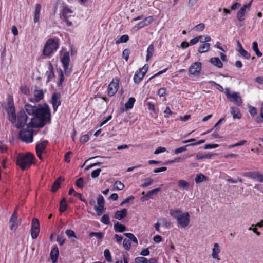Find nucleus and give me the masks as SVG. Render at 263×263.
<instances>
[{"mask_svg":"<svg viewBox=\"0 0 263 263\" xmlns=\"http://www.w3.org/2000/svg\"><path fill=\"white\" fill-rule=\"evenodd\" d=\"M61 61L62 63L65 74L69 76L71 72V69L69 68L70 58L69 52H66L63 54L61 59Z\"/></svg>","mask_w":263,"mask_h":263,"instance_id":"9","label":"nucleus"},{"mask_svg":"<svg viewBox=\"0 0 263 263\" xmlns=\"http://www.w3.org/2000/svg\"><path fill=\"white\" fill-rule=\"evenodd\" d=\"M258 172H246L242 174V176L246 177L256 179L257 173Z\"/></svg>","mask_w":263,"mask_h":263,"instance_id":"33","label":"nucleus"},{"mask_svg":"<svg viewBox=\"0 0 263 263\" xmlns=\"http://www.w3.org/2000/svg\"><path fill=\"white\" fill-rule=\"evenodd\" d=\"M41 8V5L40 4H36L35 6L33 18L35 23L39 22Z\"/></svg>","mask_w":263,"mask_h":263,"instance_id":"21","label":"nucleus"},{"mask_svg":"<svg viewBox=\"0 0 263 263\" xmlns=\"http://www.w3.org/2000/svg\"><path fill=\"white\" fill-rule=\"evenodd\" d=\"M48 143V141L44 140L37 143L36 145V154L40 160L43 159L42 154L45 151Z\"/></svg>","mask_w":263,"mask_h":263,"instance_id":"13","label":"nucleus"},{"mask_svg":"<svg viewBox=\"0 0 263 263\" xmlns=\"http://www.w3.org/2000/svg\"><path fill=\"white\" fill-rule=\"evenodd\" d=\"M114 187L118 190H122L124 187V185L121 181H117L114 184Z\"/></svg>","mask_w":263,"mask_h":263,"instance_id":"49","label":"nucleus"},{"mask_svg":"<svg viewBox=\"0 0 263 263\" xmlns=\"http://www.w3.org/2000/svg\"><path fill=\"white\" fill-rule=\"evenodd\" d=\"M97 204L99 206L104 208L105 204V200L103 197L101 195L98 196L97 199Z\"/></svg>","mask_w":263,"mask_h":263,"instance_id":"43","label":"nucleus"},{"mask_svg":"<svg viewBox=\"0 0 263 263\" xmlns=\"http://www.w3.org/2000/svg\"><path fill=\"white\" fill-rule=\"evenodd\" d=\"M252 49L255 52L256 55L258 57H261L262 55V53L259 51L258 48V44L256 42H254L252 44Z\"/></svg>","mask_w":263,"mask_h":263,"instance_id":"35","label":"nucleus"},{"mask_svg":"<svg viewBox=\"0 0 263 263\" xmlns=\"http://www.w3.org/2000/svg\"><path fill=\"white\" fill-rule=\"evenodd\" d=\"M194 28L197 31H201L205 28V25L203 23H200L196 25Z\"/></svg>","mask_w":263,"mask_h":263,"instance_id":"57","label":"nucleus"},{"mask_svg":"<svg viewBox=\"0 0 263 263\" xmlns=\"http://www.w3.org/2000/svg\"><path fill=\"white\" fill-rule=\"evenodd\" d=\"M76 185L79 188H82L84 185V180L82 178H79L76 182Z\"/></svg>","mask_w":263,"mask_h":263,"instance_id":"58","label":"nucleus"},{"mask_svg":"<svg viewBox=\"0 0 263 263\" xmlns=\"http://www.w3.org/2000/svg\"><path fill=\"white\" fill-rule=\"evenodd\" d=\"M48 107V106L43 107H37L36 106H32L29 104H27L25 106L26 111L29 114L31 115H36L37 114V112L39 110L43 108H47Z\"/></svg>","mask_w":263,"mask_h":263,"instance_id":"16","label":"nucleus"},{"mask_svg":"<svg viewBox=\"0 0 263 263\" xmlns=\"http://www.w3.org/2000/svg\"><path fill=\"white\" fill-rule=\"evenodd\" d=\"M189 146V145H185V146H183L177 148L176 149H175L174 153L175 154H180V153H182L183 152H185V151H186V147L187 146Z\"/></svg>","mask_w":263,"mask_h":263,"instance_id":"51","label":"nucleus"},{"mask_svg":"<svg viewBox=\"0 0 263 263\" xmlns=\"http://www.w3.org/2000/svg\"><path fill=\"white\" fill-rule=\"evenodd\" d=\"M124 235L128 237L129 239H130L133 242L135 243L136 245L138 244V240L136 238V237L133 235V234L131 233H124Z\"/></svg>","mask_w":263,"mask_h":263,"instance_id":"44","label":"nucleus"},{"mask_svg":"<svg viewBox=\"0 0 263 263\" xmlns=\"http://www.w3.org/2000/svg\"><path fill=\"white\" fill-rule=\"evenodd\" d=\"M153 21H154V18H153V16H149L146 17L144 20V21H141L140 23H138L135 26V28H136L137 29H139L143 28L145 26H146L151 24Z\"/></svg>","mask_w":263,"mask_h":263,"instance_id":"18","label":"nucleus"},{"mask_svg":"<svg viewBox=\"0 0 263 263\" xmlns=\"http://www.w3.org/2000/svg\"><path fill=\"white\" fill-rule=\"evenodd\" d=\"M135 99L133 97L130 98L128 101L125 104V107L126 109H132L135 102Z\"/></svg>","mask_w":263,"mask_h":263,"instance_id":"34","label":"nucleus"},{"mask_svg":"<svg viewBox=\"0 0 263 263\" xmlns=\"http://www.w3.org/2000/svg\"><path fill=\"white\" fill-rule=\"evenodd\" d=\"M170 215L177 220L178 223L182 227L185 228L190 223V215L188 212H183L179 209H172L170 210Z\"/></svg>","mask_w":263,"mask_h":263,"instance_id":"3","label":"nucleus"},{"mask_svg":"<svg viewBox=\"0 0 263 263\" xmlns=\"http://www.w3.org/2000/svg\"><path fill=\"white\" fill-rule=\"evenodd\" d=\"M46 76L47 77L48 81H49L54 77L53 67L50 63H49L48 64V70L46 72Z\"/></svg>","mask_w":263,"mask_h":263,"instance_id":"24","label":"nucleus"},{"mask_svg":"<svg viewBox=\"0 0 263 263\" xmlns=\"http://www.w3.org/2000/svg\"><path fill=\"white\" fill-rule=\"evenodd\" d=\"M129 40L127 35H122L118 40L116 41V44H119L121 43H126Z\"/></svg>","mask_w":263,"mask_h":263,"instance_id":"38","label":"nucleus"},{"mask_svg":"<svg viewBox=\"0 0 263 263\" xmlns=\"http://www.w3.org/2000/svg\"><path fill=\"white\" fill-rule=\"evenodd\" d=\"M206 180L205 176L203 174H199L195 178V181L196 183H199Z\"/></svg>","mask_w":263,"mask_h":263,"instance_id":"40","label":"nucleus"},{"mask_svg":"<svg viewBox=\"0 0 263 263\" xmlns=\"http://www.w3.org/2000/svg\"><path fill=\"white\" fill-rule=\"evenodd\" d=\"M59 40L58 39H48L44 45L43 54L48 57L55 52L59 47Z\"/></svg>","mask_w":263,"mask_h":263,"instance_id":"5","label":"nucleus"},{"mask_svg":"<svg viewBox=\"0 0 263 263\" xmlns=\"http://www.w3.org/2000/svg\"><path fill=\"white\" fill-rule=\"evenodd\" d=\"M114 230L117 232H123L126 230V227L124 225L117 222L114 226Z\"/></svg>","mask_w":263,"mask_h":263,"instance_id":"31","label":"nucleus"},{"mask_svg":"<svg viewBox=\"0 0 263 263\" xmlns=\"http://www.w3.org/2000/svg\"><path fill=\"white\" fill-rule=\"evenodd\" d=\"M94 209L97 212V215L99 216L101 215L103 213L104 208L95 206Z\"/></svg>","mask_w":263,"mask_h":263,"instance_id":"60","label":"nucleus"},{"mask_svg":"<svg viewBox=\"0 0 263 263\" xmlns=\"http://www.w3.org/2000/svg\"><path fill=\"white\" fill-rule=\"evenodd\" d=\"M59 253V251L57 247H54L51 250L50 252V257L53 263L57 261Z\"/></svg>","mask_w":263,"mask_h":263,"instance_id":"26","label":"nucleus"},{"mask_svg":"<svg viewBox=\"0 0 263 263\" xmlns=\"http://www.w3.org/2000/svg\"><path fill=\"white\" fill-rule=\"evenodd\" d=\"M65 234L69 238L74 237L76 238V235L73 230H67L65 231Z\"/></svg>","mask_w":263,"mask_h":263,"instance_id":"59","label":"nucleus"},{"mask_svg":"<svg viewBox=\"0 0 263 263\" xmlns=\"http://www.w3.org/2000/svg\"><path fill=\"white\" fill-rule=\"evenodd\" d=\"M166 89L165 88H161L158 91V94L160 97H164L166 95Z\"/></svg>","mask_w":263,"mask_h":263,"instance_id":"62","label":"nucleus"},{"mask_svg":"<svg viewBox=\"0 0 263 263\" xmlns=\"http://www.w3.org/2000/svg\"><path fill=\"white\" fill-rule=\"evenodd\" d=\"M104 234L102 232H91L89 234V236L93 237L96 236L98 238L101 239L103 237Z\"/></svg>","mask_w":263,"mask_h":263,"instance_id":"50","label":"nucleus"},{"mask_svg":"<svg viewBox=\"0 0 263 263\" xmlns=\"http://www.w3.org/2000/svg\"><path fill=\"white\" fill-rule=\"evenodd\" d=\"M119 80L118 79H113L108 87V95L112 97L115 95L118 90Z\"/></svg>","mask_w":263,"mask_h":263,"instance_id":"10","label":"nucleus"},{"mask_svg":"<svg viewBox=\"0 0 263 263\" xmlns=\"http://www.w3.org/2000/svg\"><path fill=\"white\" fill-rule=\"evenodd\" d=\"M146 52V61H148L153 57L154 52V47L153 44H151L148 46Z\"/></svg>","mask_w":263,"mask_h":263,"instance_id":"29","label":"nucleus"},{"mask_svg":"<svg viewBox=\"0 0 263 263\" xmlns=\"http://www.w3.org/2000/svg\"><path fill=\"white\" fill-rule=\"evenodd\" d=\"M210 62L214 66L218 68H222L223 64L218 58L214 57L210 59Z\"/></svg>","mask_w":263,"mask_h":263,"instance_id":"30","label":"nucleus"},{"mask_svg":"<svg viewBox=\"0 0 263 263\" xmlns=\"http://www.w3.org/2000/svg\"><path fill=\"white\" fill-rule=\"evenodd\" d=\"M252 0L248 4H246L240 8L237 14V17L240 21L244 20L245 16L247 11L250 10Z\"/></svg>","mask_w":263,"mask_h":263,"instance_id":"12","label":"nucleus"},{"mask_svg":"<svg viewBox=\"0 0 263 263\" xmlns=\"http://www.w3.org/2000/svg\"><path fill=\"white\" fill-rule=\"evenodd\" d=\"M249 112L252 116L254 117L257 114V109L255 107L250 106H249Z\"/></svg>","mask_w":263,"mask_h":263,"instance_id":"55","label":"nucleus"},{"mask_svg":"<svg viewBox=\"0 0 263 263\" xmlns=\"http://www.w3.org/2000/svg\"><path fill=\"white\" fill-rule=\"evenodd\" d=\"M218 144H206L204 146V149H212V148H215L218 147Z\"/></svg>","mask_w":263,"mask_h":263,"instance_id":"61","label":"nucleus"},{"mask_svg":"<svg viewBox=\"0 0 263 263\" xmlns=\"http://www.w3.org/2000/svg\"><path fill=\"white\" fill-rule=\"evenodd\" d=\"M212 257L214 259H216L218 260H220L219 254L220 252L219 244L218 243H215L214 244V247L212 249Z\"/></svg>","mask_w":263,"mask_h":263,"instance_id":"20","label":"nucleus"},{"mask_svg":"<svg viewBox=\"0 0 263 263\" xmlns=\"http://www.w3.org/2000/svg\"><path fill=\"white\" fill-rule=\"evenodd\" d=\"M40 232L39 222L37 219L34 218L32 221V226L31 230V237L32 239H36Z\"/></svg>","mask_w":263,"mask_h":263,"instance_id":"11","label":"nucleus"},{"mask_svg":"<svg viewBox=\"0 0 263 263\" xmlns=\"http://www.w3.org/2000/svg\"><path fill=\"white\" fill-rule=\"evenodd\" d=\"M101 221L102 223H103L106 225L109 224H110V218H109V215L107 214L103 215L101 219Z\"/></svg>","mask_w":263,"mask_h":263,"instance_id":"39","label":"nucleus"},{"mask_svg":"<svg viewBox=\"0 0 263 263\" xmlns=\"http://www.w3.org/2000/svg\"><path fill=\"white\" fill-rule=\"evenodd\" d=\"M104 255L105 259L109 262L112 261V257L110 252L108 249H105L104 251Z\"/></svg>","mask_w":263,"mask_h":263,"instance_id":"41","label":"nucleus"},{"mask_svg":"<svg viewBox=\"0 0 263 263\" xmlns=\"http://www.w3.org/2000/svg\"><path fill=\"white\" fill-rule=\"evenodd\" d=\"M50 112L49 107L39 110L37 114L31 118V121L27 124L28 128L33 127H42L50 121Z\"/></svg>","mask_w":263,"mask_h":263,"instance_id":"2","label":"nucleus"},{"mask_svg":"<svg viewBox=\"0 0 263 263\" xmlns=\"http://www.w3.org/2000/svg\"><path fill=\"white\" fill-rule=\"evenodd\" d=\"M7 100L8 104L6 107V110L9 120L17 128L23 127L26 125L28 119L26 112L24 110H21L16 115L12 97L11 96H9Z\"/></svg>","mask_w":263,"mask_h":263,"instance_id":"1","label":"nucleus"},{"mask_svg":"<svg viewBox=\"0 0 263 263\" xmlns=\"http://www.w3.org/2000/svg\"><path fill=\"white\" fill-rule=\"evenodd\" d=\"M238 52L241 54L242 57L246 59H249L250 58L251 55L250 54L244 49H241V50H238Z\"/></svg>","mask_w":263,"mask_h":263,"instance_id":"42","label":"nucleus"},{"mask_svg":"<svg viewBox=\"0 0 263 263\" xmlns=\"http://www.w3.org/2000/svg\"><path fill=\"white\" fill-rule=\"evenodd\" d=\"M225 94L227 98L233 102L238 106H241L242 100L240 96L239 93L238 92H231L229 88H226Z\"/></svg>","mask_w":263,"mask_h":263,"instance_id":"6","label":"nucleus"},{"mask_svg":"<svg viewBox=\"0 0 263 263\" xmlns=\"http://www.w3.org/2000/svg\"><path fill=\"white\" fill-rule=\"evenodd\" d=\"M166 151V148L163 147H158L154 152L155 154H158L161 153L165 152Z\"/></svg>","mask_w":263,"mask_h":263,"instance_id":"64","label":"nucleus"},{"mask_svg":"<svg viewBox=\"0 0 263 263\" xmlns=\"http://www.w3.org/2000/svg\"><path fill=\"white\" fill-rule=\"evenodd\" d=\"M209 83L211 84L212 85L215 86L216 89L219 90L220 91L222 92L223 91V87L220 84H217L216 83L213 81H210Z\"/></svg>","mask_w":263,"mask_h":263,"instance_id":"56","label":"nucleus"},{"mask_svg":"<svg viewBox=\"0 0 263 263\" xmlns=\"http://www.w3.org/2000/svg\"><path fill=\"white\" fill-rule=\"evenodd\" d=\"M145 74L143 73V71L139 70L136 71L134 76V81L136 84H139L143 79Z\"/></svg>","mask_w":263,"mask_h":263,"instance_id":"25","label":"nucleus"},{"mask_svg":"<svg viewBox=\"0 0 263 263\" xmlns=\"http://www.w3.org/2000/svg\"><path fill=\"white\" fill-rule=\"evenodd\" d=\"M34 155L28 153L26 154H19L16 158V164L22 170L28 168L33 163Z\"/></svg>","mask_w":263,"mask_h":263,"instance_id":"4","label":"nucleus"},{"mask_svg":"<svg viewBox=\"0 0 263 263\" xmlns=\"http://www.w3.org/2000/svg\"><path fill=\"white\" fill-rule=\"evenodd\" d=\"M230 112L233 119H239L241 118V114L239 108L234 106L230 107Z\"/></svg>","mask_w":263,"mask_h":263,"instance_id":"23","label":"nucleus"},{"mask_svg":"<svg viewBox=\"0 0 263 263\" xmlns=\"http://www.w3.org/2000/svg\"><path fill=\"white\" fill-rule=\"evenodd\" d=\"M34 98H29V100L32 102H37L44 97V93L42 89H35L33 92Z\"/></svg>","mask_w":263,"mask_h":263,"instance_id":"17","label":"nucleus"},{"mask_svg":"<svg viewBox=\"0 0 263 263\" xmlns=\"http://www.w3.org/2000/svg\"><path fill=\"white\" fill-rule=\"evenodd\" d=\"M57 240L60 246H62L65 243L63 232H62L60 235H58Z\"/></svg>","mask_w":263,"mask_h":263,"instance_id":"47","label":"nucleus"},{"mask_svg":"<svg viewBox=\"0 0 263 263\" xmlns=\"http://www.w3.org/2000/svg\"><path fill=\"white\" fill-rule=\"evenodd\" d=\"M73 11L72 10L71 7L69 6L65 5L63 7L61 12V18H63L66 22L67 26L70 27L72 26V22L69 20V17L72 16Z\"/></svg>","mask_w":263,"mask_h":263,"instance_id":"7","label":"nucleus"},{"mask_svg":"<svg viewBox=\"0 0 263 263\" xmlns=\"http://www.w3.org/2000/svg\"><path fill=\"white\" fill-rule=\"evenodd\" d=\"M59 81L57 83L58 86L60 87L62 86V82L64 81V74L63 73V71L61 69H60L59 70Z\"/></svg>","mask_w":263,"mask_h":263,"instance_id":"48","label":"nucleus"},{"mask_svg":"<svg viewBox=\"0 0 263 263\" xmlns=\"http://www.w3.org/2000/svg\"><path fill=\"white\" fill-rule=\"evenodd\" d=\"M130 53V52L129 49H125L123 50L122 53V56L126 61H128Z\"/></svg>","mask_w":263,"mask_h":263,"instance_id":"52","label":"nucleus"},{"mask_svg":"<svg viewBox=\"0 0 263 263\" xmlns=\"http://www.w3.org/2000/svg\"><path fill=\"white\" fill-rule=\"evenodd\" d=\"M89 140V136L88 135L85 134L82 136L80 138V142L82 143H86Z\"/></svg>","mask_w":263,"mask_h":263,"instance_id":"63","label":"nucleus"},{"mask_svg":"<svg viewBox=\"0 0 263 263\" xmlns=\"http://www.w3.org/2000/svg\"><path fill=\"white\" fill-rule=\"evenodd\" d=\"M61 95L59 93H54L52 95L51 103L52 104L53 111H57L58 107L61 104Z\"/></svg>","mask_w":263,"mask_h":263,"instance_id":"14","label":"nucleus"},{"mask_svg":"<svg viewBox=\"0 0 263 263\" xmlns=\"http://www.w3.org/2000/svg\"><path fill=\"white\" fill-rule=\"evenodd\" d=\"M201 69V63L199 62H196L193 63L189 69V72L190 74L195 75L200 73Z\"/></svg>","mask_w":263,"mask_h":263,"instance_id":"15","label":"nucleus"},{"mask_svg":"<svg viewBox=\"0 0 263 263\" xmlns=\"http://www.w3.org/2000/svg\"><path fill=\"white\" fill-rule=\"evenodd\" d=\"M160 191V188H155L151 191H149L146 194V197L150 198H152L153 195L154 194H156L157 192Z\"/></svg>","mask_w":263,"mask_h":263,"instance_id":"45","label":"nucleus"},{"mask_svg":"<svg viewBox=\"0 0 263 263\" xmlns=\"http://www.w3.org/2000/svg\"><path fill=\"white\" fill-rule=\"evenodd\" d=\"M62 180L61 177H59L53 183L52 188L51 191L52 192H55L60 186L61 182Z\"/></svg>","mask_w":263,"mask_h":263,"instance_id":"32","label":"nucleus"},{"mask_svg":"<svg viewBox=\"0 0 263 263\" xmlns=\"http://www.w3.org/2000/svg\"><path fill=\"white\" fill-rule=\"evenodd\" d=\"M127 214V210L126 209H123L121 210L117 211L115 214V218L121 220L123 219Z\"/></svg>","mask_w":263,"mask_h":263,"instance_id":"22","label":"nucleus"},{"mask_svg":"<svg viewBox=\"0 0 263 263\" xmlns=\"http://www.w3.org/2000/svg\"><path fill=\"white\" fill-rule=\"evenodd\" d=\"M210 48V44L208 43H203L198 48V51L200 53L207 52Z\"/></svg>","mask_w":263,"mask_h":263,"instance_id":"27","label":"nucleus"},{"mask_svg":"<svg viewBox=\"0 0 263 263\" xmlns=\"http://www.w3.org/2000/svg\"><path fill=\"white\" fill-rule=\"evenodd\" d=\"M144 183L142 184L140 186L142 188H144L151 185L153 182V180L150 178H147L143 180Z\"/></svg>","mask_w":263,"mask_h":263,"instance_id":"37","label":"nucleus"},{"mask_svg":"<svg viewBox=\"0 0 263 263\" xmlns=\"http://www.w3.org/2000/svg\"><path fill=\"white\" fill-rule=\"evenodd\" d=\"M123 246L125 249L129 250L131 247V243L129 240L124 239L123 242Z\"/></svg>","mask_w":263,"mask_h":263,"instance_id":"53","label":"nucleus"},{"mask_svg":"<svg viewBox=\"0 0 263 263\" xmlns=\"http://www.w3.org/2000/svg\"><path fill=\"white\" fill-rule=\"evenodd\" d=\"M101 172V169L98 168L94 171H93L91 173V176L93 178H97L99 176L100 172Z\"/></svg>","mask_w":263,"mask_h":263,"instance_id":"54","label":"nucleus"},{"mask_svg":"<svg viewBox=\"0 0 263 263\" xmlns=\"http://www.w3.org/2000/svg\"><path fill=\"white\" fill-rule=\"evenodd\" d=\"M135 263H148V261L144 257H137L135 259Z\"/></svg>","mask_w":263,"mask_h":263,"instance_id":"46","label":"nucleus"},{"mask_svg":"<svg viewBox=\"0 0 263 263\" xmlns=\"http://www.w3.org/2000/svg\"><path fill=\"white\" fill-rule=\"evenodd\" d=\"M10 228L11 230H15L18 225L16 211H14L12 214L10 221Z\"/></svg>","mask_w":263,"mask_h":263,"instance_id":"19","label":"nucleus"},{"mask_svg":"<svg viewBox=\"0 0 263 263\" xmlns=\"http://www.w3.org/2000/svg\"><path fill=\"white\" fill-rule=\"evenodd\" d=\"M178 186L180 189L188 190L190 187V184L185 180H180L178 181Z\"/></svg>","mask_w":263,"mask_h":263,"instance_id":"28","label":"nucleus"},{"mask_svg":"<svg viewBox=\"0 0 263 263\" xmlns=\"http://www.w3.org/2000/svg\"><path fill=\"white\" fill-rule=\"evenodd\" d=\"M33 129H23L20 132L19 137L26 143H31L33 141Z\"/></svg>","mask_w":263,"mask_h":263,"instance_id":"8","label":"nucleus"},{"mask_svg":"<svg viewBox=\"0 0 263 263\" xmlns=\"http://www.w3.org/2000/svg\"><path fill=\"white\" fill-rule=\"evenodd\" d=\"M67 205L66 200L65 198H63L60 202V211L61 213L64 212L67 208Z\"/></svg>","mask_w":263,"mask_h":263,"instance_id":"36","label":"nucleus"}]
</instances>
